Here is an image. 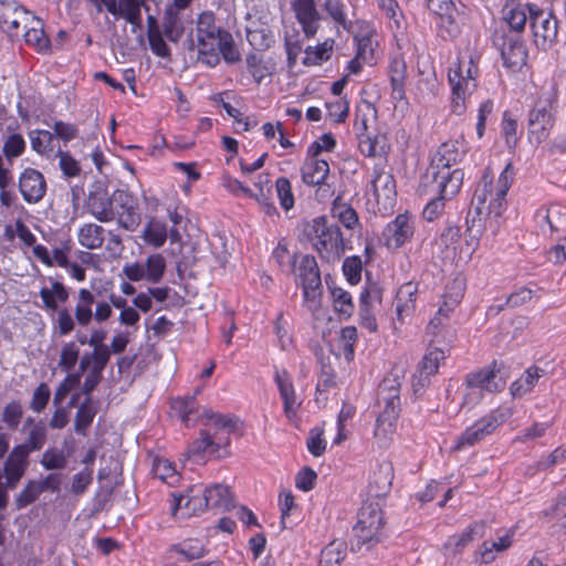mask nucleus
<instances>
[{"label": "nucleus", "mask_w": 566, "mask_h": 566, "mask_svg": "<svg viewBox=\"0 0 566 566\" xmlns=\"http://www.w3.org/2000/svg\"><path fill=\"white\" fill-rule=\"evenodd\" d=\"M463 153L455 142L443 143L422 179L438 182L437 187L444 197H454L461 189L463 171L461 169L451 170V166L461 161Z\"/></svg>", "instance_id": "1"}, {"label": "nucleus", "mask_w": 566, "mask_h": 566, "mask_svg": "<svg viewBox=\"0 0 566 566\" xmlns=\"http://www.w3.org/2000/svg\"><path fill=\"white\" fill-rule=\"evenodd\" d=\"M305 234L321 258L339 260L345 252V241L337 224L328 223L326 217H317L305 227Z\"/></svg>", "instance_id": "2"}, {"label": "nucleus", "mask_w": 566, "mask_h": 566, "mask_svg": "<svg viewBox=\"0 0 566 566\" xmlns=\"http://www.w3.org/2000/svg\"><path fill=\"white\" fill-rule=\"evenodd\" d=\"M557 114V93L551 87L543 91L528 113L527 137L532 145H541L553 129Z\"/></svg>", "instance_id": "3"}, {"label": "nucleus", "mask_w": 566, "mask_h": 566, "mask_svg": "<svg viewBox=\"0 0 566 566\" xmlns=\"http://www.w3.org/2000/svg\"><path fill=\"white\" fill-rule=\"evenodd\" d=\"M385 518L379 502L370 501L364 503L358 512V520L354 526L356 542L353 548L357 551H369L384 537Z\"/></svg>", "instance_id": "4"}, {"label": "nucleus", "mask_w": 566, "mask_h": 566, "mask_svg": "<svg viewBox=\"0 0 566 566\" xmlns=\"http://www.w3.org/2000/svg\"><path fill=\"white\" fill-rule=\"evenodd\" d=\"M507 374L502 365L495 361L482 370L471 373L467 376V392L463 396V405H475L483 392H497L505 388Z\"/></svg>", "instance_id": "5"}, {"label": "nucleus", "mask_w": 566, "mask_h": 566, "mask_svg": "<svg viewBox=\"0 0 566 566\" xmlns=\"http://www.w3.org/2000/svg\"><path fill=\"white\" fill-rule=\"evenodd\" d=\"M377 108L367 101H363L355 112L354 130L358 138L360 153L367 157L378 154L376 132Z\"/></svg>", "instance_id": "6"}, {"label": "nucleus", "mask_w": 566, "mask_h": 566, "mask_svg": "<svg viewBox=\"0 0 566 566\" xmlns=\"http://www.w3.org/2000/svg\"><path fill=\"white\" fill-rule=\"evenodd\" d=\"M46 428L42 421L33 424L22 444L13 448L9 454V472L11 480L21 479L27 470L28 457L31 452L41 450L46 442Z\"/></svg>", "instance_id": "7"}, {"label": "nucleus", "mask_w": 566, "mask_h": 566, "mask_svg": "<svg viewBox=\"0 0 566 566\" xmlns=\"http://www.w3.org/2000/svg\"><path fill=\"white\" fill-rule=\"evenodd\" d=\"M509 416L510 410L496 409L476 420L457 439L454 450H463L479 443L492 434Z\"/></svg>", "instance_id": "8"}, {"label": "nucleus", "mask_w": 566, "mask_h": 566, "mask_svg": "<svg viewBox=\"0 0 566 566\" xmlns=\"http://www.w3.org/2000/svg\"><path fill=\"white\" fill-rule=\"evenodd\" d=\"M293 273L303 287L305 302L316 304L322 293V281L315 258L308 254L301 255Z\"/></svg>", "instance_id": "9"}, {"label": "nucleus", "mask_w": 566, "mask_h": 566, "mask_svg": "<svg viewBox=\"0 0 566 566\" xmlns=\"http://www.w3.org/2000/svg\"><path fill=\"white\" fill-rule=\"evenodd\" d=\"M30 22L39 24V20L15 1H0V27L10 38L20 36Z\"/></svg>", "instance_id": "10"}, {"label": "nucleus", "mask_w": 566, "mask_h": 566, "mask_svg": "<svg viewBox=\"0 0 566 566\" xmlns=\"http://www.w3.org/2000/svg\"><path fill=\"white\" fill-rule=\"evenodd\" d=\"M530 23L537 48L546 50L557 38V19L549 12L546 13L535 4H527Z\"/></svg>", "instance_id": "11"}, {"label": "nucleus", "mask_w": 566, "mask_h": 566, "mask_svg": "<svg viewBox=\"0 0 566 566\" xmlns=\"http://www.w3.org/2000/svg\"><path fill=\"white\" fill-rule=\"evenodd\" d=\"M172 514L180 513L182 518L199 514L208 509L206 488L196 484L189 486L185 492L172 493Z\"/></svg>", "instance_id": "12"}, {"label": "nucleus", "mask_w": 566, "mask_h": 566, "mask_svg": "<svg viewBox=\"0 0 566 566\" xmlns=\"http://www.w3.org/2000/svg\"><path fill=\"white\" fill-rule=\"evenodd\" d=\"M494 44L501 51L503 64L512 72L520 71L527 60V51L518 35H496Z\"/></svg>", "instance_id": "13"}, {"label": "nucleus", "mask_w": 566, "mask_h": 566, "mask_svg": "<svg viewBox=\"0 0 566 566\" xmlns=\"http://www.w3.org/2000/svg\"><path fill=\"white\" fill-rule=\"evenodd\" d=\"M415 231L412 218L408 213L398 214L382 231L388 249L397 250L410 241Z\"/></svg>", "instance_id": "14"}, {"label": "nucleus", "mask_w": 566, "mask_h": 566, "mask_svg": "<svg viewBox=\"0 0 566 566\" xmlns=\"http://www.w3.org/2000/svg\"><path fill=\"white\" fill-rule=\"evenodd\" d=\"M428 9L439 18L438 27L443 36L454 38L459 33L457 9L451 0H427Z\"/></svg>", "instance_id": "15"}, {"label": "nucleus", "mask_w": 566, "mask_h": 566, "mask_svg": "<svg viewBox=\"0 0 566 566\" xmlns=\"http://www.w3.org/2000/svg\"><path fill=\"white\" fill-rule=\"evenodd\" d=\"M19 189L25 202L38 203L45 195L46 182L40 171L27 168L19 178Z\"/></svg>", "instance_id": "16"}, {"label": "nucleus", "mask_w": 566, "mask_h": 566, "mask_svg": "<svg viewBox=\"0 0 566 566\" xmlns=\"http://www.w3.org/2000/svg\"><path fill=\"white\" fill-rule=\"evenodd\" d=\"M114 198L120 208V211H117L118 224L127 231H135L142 220L137 202L126 191H116Z\"/></svg>", "instance_id": "17"}, {"label": "nucleus", "mask_w": 566, "mask_h": 566, "mask_svg": "<svg viewBox=\"0 0 566 566\" xmlns=\"http://www.w3.org/2000/svg\"><path fill=\"white\" fill-rule=\"evenodd\" d=\"M418 294V285L413 282L402 284L395 298L396 306V321L403 324L407 318H410L416 310V300Z\"/></svg>", "instance_id": "18"}, {"label": "nucleus", "mask_w": 566, "mask_h": 566, "mask_svg": "<svg viewBox=\"0 0 566 566\" xmlns=\"http://www.w3.org/2000/svg\"><path fill=\"white\" fill-rule=\"evenodd\" d=\"M224 32L216 25L214 14L210 11L200 13L197 22L198 46L211 50V44L222 41Z\"/></svg>", "instance_id": "19"}, {"label": "nucleus", "mask_w": 566, "mask_h": 566, "mask_svg": "<svg viewBox=\"0 0 566 566\" xmlns=\"http://www.w3.org/2000/svg\"><path fill=\"white\" fill-rule=\"evenodd\" d=\"M292 7L295 11L297 21L303 28L307 39L313 38L318 28L319 13L315 7L314 0L293 1Z\"/></svg>", "instance_id": "20"}, {"label": "nucleus", "mask_w": 566, "mask_h": 566, "mask_svg": "<svg viewBox=\"0 0 566 566\" xmlns=\"http://www.w3.org/2000/svg\"><path fill=\"white\" fill-rule=\"evenodd\" d=\"M446 358L444 350L433 344H430L427 353L419 364V375L416 377L413 387H424L429 382V377L438 371L440 363Z\"/></svg>", "instance_id": "21"}, {"label": "nucleus", "mask_w": 566, "mask_h": 566, "mask_svg": "<svg viewBox=\"0 0 566 566\" xmlns=\"http://www.w3.org/2000/svg\"><path fill=\"white\" fill-rule=\"evenodd\" d=\"M229 437H218L212 434L210 430H201L200 437L196 439L189 447L187 454L189 457H197L205 453H217L220 449L229 446Z\"/></svg>", "instance_id": "22"}, {"label": "nucleus", "mask_w": 566, "mask_h": 566, "mask_svg": "<svg viewBox=\"0 0 566 566\" xmlns=\"http://www.w3.org/2000/svg\"><path fill=\"white\" fill-rule=\"evenodd\" d=\"M438 182L432 180L422 179L420 185V191L424 195H432L433 198L426 205L422 216L428 221L436 220L444 209V201L452 197H444L443 193L438 189Z\"/></svg>", "instance_id": "23"}, {"label": "nucleus", "mask_w": 566, "mask_h": 566, "mask_svg": "<svg viewBox=\"0 0 566 566\" xmlns=\"http://www.w3.org/2000/svg\"><path fill=\"white\" fill-rule=\"evenodd\" d=\"M86 208L101 222H109L115 219L113 202L105 191L90 192Z\"/></svg>", "instance_id": "24"}, {"label": "nucleus", "mask_w": 566, "mask_h": 566, "mask_svg": "<svg viewBox=\"0 0 566 566\" xmlns=\"http://www.w3.org/2000/svg\"><path fill=\"white\" fill-rule=\"evenodd\" d=\"M146 0H116L115 10H111V14L115 19H124L134 28L142 25V7Z\"/></svg>", "instance_id": "25"}, {"label": "nucleus", "mask_w": 566, "mask_h": 566, "mask_svg": "<svg viewBox=\"0 0 566 566\" xmlns=\"http://www.w3.org/2000/svg\"><path fill=\"white\" fill-rule=\"evenodd\" d=\"M400 405L381 406L382 410L377 417L375 437L387 441L389 436L392 434L396 428V421L399 417Z\"/></svg>", "instance_id": "26"}, {"label": "nucleus", "mask_w": 566, "mask_h": 566, "mask_svg": "<svg viewBox=\"0 0 566 566\" xmlns=\"http://www.w3.org/2000/svg\"><path fill=\"white\" fill-rule=\"evenodd\" d=\"M536 219L539 226L546 223L552 232H566V207L560 205H551L547 208H541L536 212Z\"/></svg>", "instance_id": "27"}, {"label": "nucleus", "mask_w": 566, "mask_h": 566, "mask_svg": "<svg viewBox=\"0 0 566 566\" xmlns=\"http://www.w3.org/2000/svg\"><path fill=\"white\" fill-rule=\"evenodd\" d=\"M274 379L283 400L284 413L287 418H291L295 415L298 407L292 380L285 370H276Z\"/></svg>", "instance_id": "28"}, {"label": "nucleus", "mask_w": 566, "mask_h": 566, "mask_svg": "<svg viewBox=\"0 0 566 566\" xmlns=\"http://www.w3.org/2000/svg\"><path fill=\"white\" fill-rule=\"evenodd\" d=\"M375 35L376 32L369 24H363L354 36L357 46L356 55L358 59H363V62L371 63L374 61V52L377 46Z\"/></svg>", "instance_id": "29"}, {"label": "nucleus", "mask_w": 566, "mask_h": 566, "mask_svg": "<svg viewBox=\"0 0 566 566\" xmlns=\"http://www.w3.org/2000/svg\"><path fill=\"white\" fill-rule=\"evenodd\" d=\"M371 189L376 200L391 202L396 197V182L391 174L385 170H375Z\"/></svg>", "instance_id": "30"}, {"label": "nucleus", "mask_w": 566, "mask_h": 566, "mask_svg": "<svg viewBox=\"0 0 566 566\" xmlns=\"http://www.w3.org/2000/svg\"><path fill=\"white\" fill-rule=\"evenodd\" d=\"M328 174L329 165L323 159H307L302 167V180L308 186L327 180Z\"/></svg>", "instance_id": "31"}, {"label": "nucleus", "mask_w": 566, "mask_h": 566, "mask_svg": "<svg viewBox=\"0 0 566 566\" xmlns=\"http://www.w3.org/2000/svg\"><path fill=\"white\" fill-rule=\"evenodd\" d=\"M208 507L229 511L234 507L233 496L230 489L224 484H214L206 488Z\"/></svg>", "instance_id": "32"}, {"label": "nucleus", "mask_w": 566, "mask_h": 566, "mask_svg": "<svg viewBox=\"0 0 566 566\" xmlns=\"http://www.w3.org/2000/svg\"><path fill=\"white\" fill-rule=\"evenodd\" d=\"M95 302V297L87 289H81L77 295V302L75 305L74 317L78 325L85 327L91 324L93 319L92 306Z\"/></svg>", "instance_id": "33"}, {"label": "nucleus", "mask_w": 566, "mask_h": 566, "mask_svg": "<svg viewBox=\"0 0 566 566\" xmlns=\"http://www.w3.org/2000/svg\"><path fill=\"white\" fill-rule=\"evenodd\" d=\"M97 413V408L92 399V397H86L84 401L78 406V409L74 419V430L78 434H85L86 430L92 424L95 416Z\"/></svg>", "instance_id": "34"}, {"label": "nucleus", "mask_w": 566, "mask_h": 566, "mask_svg": "<svg viewBox=\"0 0 566 566\" xmlns=\"http://www.w3.org/2000/svg\"><path fill=\"white\" fill-rule=\"evenodd\" d=\"M389 77L392 87V98H405L406 63L402 59H394L389 65Z\"/></svg>", "instance_id": "35"}, {"label": "nucleus", "mask_w": 566, "mask_h": 566, "mask_svg": "<svg viewBox=\"0 0 566 566\" xmlns=\"http://www.w3.org/2000/svg\"><path fill=\"white\" fill-rule=\"evenodd\" d=\"M104 228L95 223H86L78 231V242L86 249H99L104 243Z\"/></svg>", "instance_id": "36"}, {"label": "nucleus", "mask_w": 566, "mask_h": 566, "mask_svg": "<svg viewBox=\"0 0 566 566\" xmlns=\"http://www.w3.org/2000/svg\"><path fill=\"white\" fill-rule=\"evenodd\" d=\"M379 407L400 403V382L397 378H385L378 388Z\"/></svg>", "instance_id": "37"}, {"label": "nucleus", "mask_w": 566, "mask_h": 566, "mask_svg": "<svg viewBox=\"0 0 566 566\" xmlns=\"http://www.w3.org/2000/svg\"><path fill=\"white\" fill-rule=\"evenodd\" d=\"M40 297L43 301L44 308L57 311V303H65L69 300V291L61 282H53L52 287H42Z\"/></svg>", "instance_id": "38"}, {"label": "nucleus", "mask_w": 566, "mask_h": 566, "mask_svg": "<svg viewBox=\"0 0 566 566\" xmlns=\"http://www.w3.org/2000/svg\"><path fill=\"white\" fill-rule=\"evenodd\" d=\"M206 421L205 426L213 429L214 432L212 434H217L218 437H223L220 434V431L226 432L227 434L233 432L237 429V418L224 416L221 413H216L212 411H206L203 415Z\"/></svg>", "instance_id": "39"}, {"label": "nucleus", "mask_w": 566, "mask_h": 566, "mask_svg": "<svg viewBox=\"0 0 566 566\" xmlns=\"http://www.w3.org/2000/svg\"><path fill=\"white\" fill-rule=\"evenodd\" d=\"M347 545L343 539H334L321 553L319 566H339L346 556Z\"/></svg>", "instance_id": "40"}, {"label": "nucleus", "mask_w": 566, "mask_h": 566, "mask_svg": "<svg viewBox=\"0 0 566 566\" xmlns=\"http://www.w3.org/2000/svg\"><path fill=\"white\" fill-rule=\"evenodd\" d=\"M143 239L147 244L160 248L167 240V226L165 222L151 218L143 231Z\"/></svg>", "instance_id": "41"}, {"label": "nucleus", "mask_w": 566, "mask_h": 566, "mask_svg": "<svg viewBox=\"0 0 566 566\" xmlns=\"http://www.w3.org/2000/svg\"><path fill=\"white\" fill-rule=\"evenodd\" d=\"M332 216L336 218L345 228L354 229L358 223L357 212L338 196L334 199L332 206Z\"/></svg>", "instance_id": "42"}, {"label": "nucleus", "mask_w": 566, "mask_h": 566, "mask_svg": "<svg viewBox=\"0 0 566 566\" xmlns=\"http://www.w3.org/2000/svg\"><path fill=\"white\" fill-rule=\"evenodd\" d=\"M541 373L542 369L538 367H530L517 380L511 385V394L514 397H521L530 392L542 376Z\"/></svg>", "instance_id": "43"}, {"label": "nucleus", "mask_w": 566, "mask_h": 566, "mask_svg": "<svg viewBox=\"0 0 566 566\" xmlns=\"http://www.w3.org/2000/svg\"><path fill=\"white\" fill-rule=\"evenodd\" d=\"M448 77L452 86V112L461 115L465 111V95L470 91L463 87L460 72L451 71Z\"/></svg>", "instance_id": "44"}, {"label": "nucleus", "mask_w": 566, "mask_h": 566, "mask_svg": "<svg viewBox=\"0 0 566 566\" xmlns=\"http://www.w3.org/2000/svg\"><path fill=\"white\" fill-rule=\"evenodd\" d=\"M32 25H28L21 33L24 36V40L28 44L33 45L38 51L45 52L50 48V40L44 34L41 22L39 24L35 22H30Z\"/></svg>", "instance_id": "45"}, {"label": "nucleus", "mask_w": 566, "mask_h": 566, "mask_svg": "<svg viewBox=\"0 0 566 566\" xmlns=\"http://www.w3.org/2000/svg\"><path fill=\"white\" fill-rule=\"evenodd\" d=\"M179 11L176 7H167L163 17L164 33L172 42H177L182 34V28L178 25Z\"/></svg>", "instance_id": "46"}, {"label": "nucleus", "mask_w": 566, "mask_h": 566, "mask_svg": "<svg viewBox=\"0 0 566 566\" xmlns=\"http://www.w3.org/2000/svg\"><path fill=\"white\" fill-rule=\"evenodd\" d=\"M483 528L484 524L482 522H475L460 535L451 536L449 541L446 543V547L453 546L454 552H460L474 539L475 535L482 536Z\"/></svg>", "instance_id": "47"}, {"label": "nucleus", "mask_w": 566, "mask_h": 566, "mask_svg": "<svg viewBox=\"0 0 566 566\" xmlns=\"http://www.w3.org/2000/svg\"><path fill=\"white\" fill-rule=\"evenodd\" d=\"M490 186H491V184L488 182L486 178L484 177L483 186L478 187L474 192V196L472 198V201H471V205H470V208L468 211L467 221L469 220L470 217H472V221L474 222L475 218H480L484 213V211L488 210L485 202L488 199V195L490 193Z\"/></svg>", "instance_id": "48"}, {"label": "nucleus", "mask_w": 566, "mask_h": 566, "mask_svg": "<svg viewBox=\"0 0 566 566\" xmlns=\"http://www.w3.org/2000/svg\"><path fill=\"white\" fill-rule=\"evenodd\" d=\"M70 454L57 448H49L42 454L40 463L45 470H63L69 463Z\"/></svg>", "instance_id": "49"}, {"label": "nucleus", "mask_w": 566, "mask_h": 566, "mask_svg": "<svg viewBox=\"0 0 566 566\" xmlns=\"http://www.w3.org/2000/svg\"><path fill=\"white\" fill-rule=\"evenodd\" d=\"M31 147L40 155L50 156L54 150V134L49 130H33L30 133Z\"/></svg>", "instance_id": "50"}, {"label": "nucleus", "mask_w": 566, "mask_h": 566, "mask_svg": "<svg viewBox=\"0 0 566 566\" xmlns=\"http://www.w3.org/2000/svg\"><path fill=\"white\" fill-rule=\"evenodd\" d=\"M144 265L147 282L155 284L163 279L166 270V261L160 253L149 255Z\"/></svg>", "instance_id": "51"}, {"label": "nucleus", "mask_w": 566, "mask_h": 566, "mask_svg": "<svg viewBox=\"0 0 566 566\" xmlns=\"http://www.w3.org/2000/svg\"><path fill=\"white\" fill-rule=\"evenodd\" d=\"M171 549L182 555L185 560L201 558L206 553L203 544L196 538H189L181 543L175 544Z\"/></svg>", "instance_id": "52"}, {"label": "nucleus", "mask_w": 566, "mask_h": 566, "mask_svg": "<svg viewBox=\"0 0 566 566\" xmlns=\"http://www.w3.org/2000/svg\"><path fill=\"white\" fill-rule=\"evenodd\" d=\"M109 358L94 350L91 353H85L80 359L78 371L80 377L84 373H88L90 370L105 369Z\"/></svg>", "instance_id": "53"}, {"label": "nucleus", "mask_w": 566, "mask_h": 566, "mask_svg": "<svg viewBox=\"0 0 566 566\" xmlns=\"http://www.w3.org/2000/svg\"><path fill=\"white\" fill-rule=\"evenodd\" d=\"M392 481V468L390 463H382L379 465L378 471L374 472L370 485L375 484L376 495L386 494L391 485Z\"/></svg>", "instance_id": "54"}, {"label": "nucleus", "mask_w": 566, "mask_h": 566, "mask_svg": "<svg viewBox=\"0 0 566 566\" xmlns=\"http://www.w3.org/2000/svg\"><path fill=\"white\" fill-rule=\"evenodd\" d=\"M78 358V346L75 342H67L61 348L59 367L64 371H70L72 368H74Z\"/></svg>", "instance_id": "55"}, {"label": "nucleus", "mask_w": 566, "mask_h": 566, "mask_svg": "<svg viewBox=\"0 0 566 566\" xmlns=\"http://www.w3.org/2000/svg\"><path fill=\"white\" fill-rule=\"evenodd\" d=\"M465 290L464 280L455 277L446 286L442 298L447 301L448 306H458L463 298Z\"/></svg>", "instance_id": "56"}, {"label": "nucleus", "mask_w": 566, "mask_h": 566, "mask_svg": "<svg viewBox=\"0 0 566 566\" xmlns=\"http://www.w3.org/2000/svg\"><path fill=\"white\" fill-rule=\"evenodd\" d=\"M93 482V469L85 467L72 476L70 492L73 495H82Z\"/></svg>", "instance_id": "57"}, {"label": "nucleus", "mask_w": 566, "mask_h": 566, "mask_svg": "<svg viewBox=\"0 0 566 566\" xmlns=\"http://www.w3.org/2000/svg\"><path fill=\"white\" fill-rule=\"evenodd\" d=\"M512 533L500 537L497 542H484L482 545L481 557L484 563H491L494 559L493 551L504 552L512 544Z\"/></svg>", "instance_id": "58"}, {"label": "nucleus", "mask_w": 566, "mask_h": 566, "mask_svg": "<svg viewBox=\"0 0 566 566\" xmlns=\"http://www.w3.org/2000/svg\"><path fill=\"white\" fill-rule=\"evenodd\" d=\"M247 67L254 81L260 84L262 80L271 75L270 67L263 62V60L255 53L248 54L245 57Z\"/></svg>", "instance_id": "59"}, {"label": "nucleus", "mask_w": 566, "mask_h": 566, "mask_svg": "<svg viewBox=\"0 0 566 566\" xmlns=\"http://www.w3.org/2000/svg\"><path fill=\"white\" fill-rule=\"evenodd\" d=\"M171 408L181 421L189 426L190 416L197 409V401L195 397L177 398L172 400Z\"/></svg>", "instance_id": "60"}, {"label": "nucleus", "mask_w": 566, "mask_h": 566, "mask_svg": "<svg viewBox=\"0 0 566 566\" xmlns=\"http://www.w3.org/2000/svg\"><path fill=\"white\" fill-rule=\"evenodd\" d=\"M332 296L335 310L339 314L350 316L354 311V304L350 294L340 287H333Z\"/></svg>", "instance_id": "61"}, {"label": "nucleus", "mask_w": 566, "mask_h": 566, "mask_svg": "<svg viewBox=\"0 0 566 566\" xmlns=\"http://www.w3.org/2000/svg\"><path fill=\"white\" fill-rule=\"evenodd\" d=\"M22 416L23 408L21 402L13 400L6 405L2 412V421L9 429L15 430L21 422Z\"/></svg>", "instance_id": "62"}, {"label": "nucleus", "mask_w": 566, "mask_h": 566, "mask_svg": "<svg viewBox=\"0 0 566 566\" xmlns=\"http://www.w3.org/2000/svg\"><path fill=\"white\" fill-rule=\"evenodd\" d=\"M461 228L453 223H448L440 234V243L446 249L455 251L461 243Z\"/></svg>", "instance_id": "63"}, {"label": "nucleus", "mask_w": 566, "mask_h": 566, "mask_svg": "<svg viewBox=\"0 0 566 566\" xmlns=\"http://www.w3.org/2000/svg\"><path fill=\"white\" fill-rule=\"evenodd\" d=\"M25 149V142L20 134H11L8 136L3 144V154L10 161L11 159L19 157Z\"/></svg>", "instance_id": "64"}]
</instances>
